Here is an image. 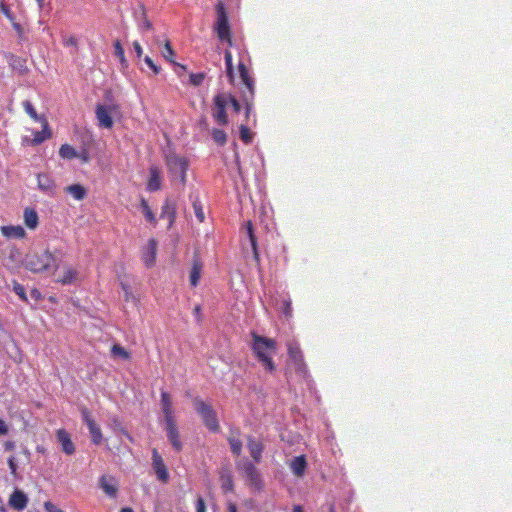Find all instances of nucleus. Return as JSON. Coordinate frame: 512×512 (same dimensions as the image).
<instances>
[{
  "instance_id": "obj_1",
  "label": "nucleus",
  "mask_w": 512,
  "mask_h": 512,
  "mask_svg": "<svg viewBox=\"0 0 512 512\" xmlns=\"http://www.w3.org/2000/svg\"><path fill=\"white\" fill-rule=\"evenodd\" d=\"M252 344L251 349L258 361L269 372L276 370L272 356L276 353V341L272 338L260 336L255 332L251 333Z\"/></svg>"
},
{
  "instance_id": "obj_2",
  "label": "nucleus",
  "mask_w": 512,
  "mask_h": 512,
  "mask_svg": "<svg viewBox=\"0 0 512 512\" xmlns=\"http://www.w3.org/2000/svg\"><path fill=\"white\" fill-rule=\"evenodd\" d=\"M55 262V256L48 249L29 253L25 258V267L33 273L48 271Z\"/></svg>"
},
{
  "instance_id": "obj_3",
  "label": "nucleus",
  "mask_w": 512,
  "mask_h": 512,
  "mask_svg": "<svg viewBox=\"0 0 512 512\" xmlns=\"http://www.w3.org/2000/svg\"><path fill=\"white\" fill-rule=\"evenodd\" d=\"M193 407L208 430L211 432H218L220 430L216 412L210 404L199 397H195L193 399Z\"/></svg>"
},
{
  "instance_id": "obj_4",
  "label": "nucleus",
  "mask_w": 512,
  "mask_h": 512,
  "mask_svg": "<svg viewBox=\"0 0 512 512\" xmlns=\"http://www.w3.org/2000/svg\"><path fill=\"white\" fill-rule=\"evenodd\" d=\"M214 30L220 41L226 42L229 46L232 45L231 27L229 24L228 14L223 2H218L216 5V22Z\"/></svg>"
},
{
  "instance_id": "obj_5",
  "label": "nucleus",
  "mask_w": 512,
  "mask_h": 512,
  "mask_svg": "<svg viewBox=\"0 0 512 512\" xmlns=\"http://www.w3.org/2000/svg\"><path fill=\"white\" fill-rule=\"evenodd\" d=\"M238 71H239L241 81L247 89V92H245L243 95V101L245 104V116H246V120L248 122L249 118H250V114L252 112V108H253L255 84H254L253 78L249 74L248 68L242 61H240L238 64Z\"/></svg>"
},
{
  "instance_id": "obj_6",
  "label": "nucleus",
  "mask_w": 512,
  "mask_h": 512,
  "mask_svg": "<svg viewBox=\"0 0 512 512\" xmlns=\"http://www.w3.org/2000/svg\"><path fill=\"white\" fill-rule=\"evenodd\" d=\"M168 171L173 178H179L181 184H186L187 170L189 167L188 160L185 157L176 154H170L166 157Z\"/></svg>"
},
{
  "instance_id": "obj_7",
  "label": "nucleus",
  "mask_w": 512,
  "mask_h": 512,
  "mask_svg": "<svg viewBox=\"0 0 512 512\" xmlns=\"http://www.w3.org/2000/svg\"><path fill=\"white\" fill-rule=\"evenodd\" d=\"M236 468L242 473L243 477L251 487L255 489L261 488L262 480L260 473L250 460L238 461L236 463Z\"/></svg>"
},
{
  "instance_id": "obj_8",
  "label": "nucleus",
  "mask_w": 512,
  "mask_h": 512,
  "mask_svg": "<svg viewBox=\"0 0 512 512\" xmlns=\"http://www.w3.org/2000/svg\"><path fill=\"white\" fill-rule=\"evenodd\" d=\"M226 99H228L226 97V93H219L215 95L213 99L214 107L212 116L215 121L222 126L228 124V116L226 113V108L228 105Z\"/></svg>"
},
{
  "instance_id": "obj_9",
  "label": "nucleus",
  "mask_w": 512,
  "mask_h": 512,
  "mask_svg": "<svg viewBox=\"0 0 512 512\" xmlns=\"http://www.w3.org/2000/svg\"><path fill=\"white\" fill-rule=\"evenodd\" d=\"M81 415L84 423L87 425L89 433L91 435V440L95 445H99L102 443L103 435L99 425L96 423L94 418L91 415V412L88 408H81Z\"/></svg>"
},
{
  "instance_id": "obj_10",
  "label": "nucleus",
  "mask_w": 512,
  "mask_h": 512,
  "mask_svg": "<svg viewBox=\"0 0 512 512\" xmlns=\"http://www.w3.org/2000/svg\"><path fill=\"white\" fill-rule=\"evenodd\" d=\"M287 352L289 358L293 361L295 370L301 374H305L307 372L306 364L304 362L303 353L298 343L289 342L287 344Z\"/></svg>"
},
{
  "instance_id": "obj_11",
  "label": "nucleus",
  "mask_w": 512,
  "mask_h": 512,
  "mask_svg": "<svg viewBox=\"0 0 512 512\" xmlns=\"http://www.w3.org/2000/svg\"><path fill=\"white\" fill-rule=\"evenodd\" d=\"M165 429L167 433V438L171 443L173 449L176 452H180L183 449V444L181 441L180 433L177 427L176 419L171 421H165Z\"/></svg>"
},
{
  "instance_id": "obj_12",
  "label": "nucleus",
  "mask_w": 512,
  "mask_h": 512,
  "mask_svg": "<svg viewBox=\"0 0 512 512\" xmlns=\"http://www.w3.org/2000/svg\"><path fill=\"white\" fill-rule=\"evenodd\" d=\"M152 465L157 478L164 483L167 482L169 479L168 469L156 448L152 450Z\"/></svg>"
},
{
  "instance_id": "obj_13",
  "label": "nucleus",
  "mask_w": 512,
  "mask_h": 512,
  "mask_svg": "<svg viewBox=\"0 0 512 512\" xmlns=\"http://www.w3.org/2000/svg\"><path fill=\"white\" fill-rule=\"evenodd\" d=\"M57 441L61 445L62 451L67 455H73L75 453V445L71 439L70 434L65 429H58L56 431Z\"/></svg>"
},
{
  "instance_id": "obj_14",
  "label": "nucleus",
  "mask_w": 512,
  "mask_h": 512,
  "mask_svg": "<svg viewBox=\"0 0 512 512\" xmlns=\"http://www.w3.org/2000/svg\"><path fill=\"white\" fill-rule=\"evenodd\" d=\"M96 118L99 126L110 129L113 126V118L111 116V108L105 105L98 104L96 107Z\"/></svg>"
},
{
  "instance_id": "obj_15",
  "label": "nucleus",
  "mask_w": 512,
  "mask_h": 512,
  "mask_svg": "<svg viewBox=\"0 0 512 512\" xmlns=\"http://www.w3.org/2000/svg\"><path fill=\"white\" fill-rule=\"evenodd\" d=\"M99 485L108 497L116 498L118 493V481L113 476H101Z\"/></svg>"
},
{
  "instance_id": "obj_16",
  "label": "nucleus",
  "mask_w": 512,
  "mask_h": 512,
  "mask_svg": "<svg viewBox=\"0 0 512 512\" xmlns=\"http://www.w3.org/2000/svg\"><path fill=\"white\" fill-rule=\"evenodd\" d=\"M160 218L167 219L168 228H171L176 220V204L169 198H166L160 213Z\"/></svg>"
},
{
  "instance_id": "obj_17",
  "label": "nucleus",
  "mask_w": 512,
  "mask_h": 512,
  "mask_svg": "<svg viewBox=\"0 0 512 512\" xmlns=\"http://www.w3.org/2000/svg\"><path fill=\"white\" fill-rule=\"evenodd\" d=\"M247 448L250 452L252 459L256 463H259L262 459V453L264 450L263 443L260 440H257L253 436H248L247 437Z\"/></svg>"
},
{
  "instance_id": "obj_18",
  "label": "nucleus",
  "mask_w": 512,
  "mask_h": 512,
  "mask_svg": "<svg viewBox=\"0 0 512 512\" xmlns=\"http://www.w3.org/2000/svg\"><path fill=\"white\" fill-rule=\"evenodd\" d=\"M9 506L17 511H22L27 507L28 498L26 494L16 489L9 497Z\"/></svg>"
},
{
  "instance_id": "obj_19",
  "label": "nucleus",
  "mask_w": 512,
  "mask_h": 512,
  "mask_svg": "<svg viewBox=\"0 0 512 512\" xmlns=\"http://www.w3.org/2000/svg\"><path fill=\"white\" fill-rule=\"evenodd\" d=\"M161 408L164 415V421L175 420L172 400L170 394L166 391L161 392Z\"/></svg>"
},
{
  "instance_id": "obj_20",
  "label": "nucleus",
  "mask_w": 512,
  "mask_h": 512,
  "mask_svg": "<svg viewBox=\"0 0 512 512\" xmlns=\"http://www.w3.org/2000/svg\"><path fill=\"white\" fill-rule=\"evenodd\" d=\"M161 188V176L160 170L157 166L152 165L149 168V179L147 182V190L150 192H155L160 190Z\"/></svg>"
},
{
  "instance_id": "obj_21",
  "label": "nucleus",
  "mask_w": 512,
  "mask_h": 512,
  "mask_svg": "<svg viewBox=\"0 0 512 512\" xmlns=\"http://www.w3.org/2000/svg\"><path fill=\"white\" fill-rule=\"evenodd\" d=\"M156 251L157 242L154 239H150L142 255V260L147 267H152L155 264Z\"/></svg>"
},
{
  "instance_id": "obj_22",
  "label": "nucleus",
  "mask_w": 512,
  "mask_h": 512,
  "mask_svg": "<svg viewBox=\"0 0 512 512\" xmlns=\"http://www.w3.org/2000/svg\"><path fill=\"white\" fill-rule=\"evenodd\" d=\"M6 59L11 68L18 71L21 75H24L28 72V67L25 59L16 56L12 53H8L6 55Z\"/></svg>"
},
{
  "instance_id": "obj_23",
  "label": "nucleus",
  "mask_w": 512,
  "mask_h": 512,
  "mask_svg": "<svg viewBox=\"0 0 512 512\" xmlns=\"http://www.w3.org/2000/svg\"><path fill=\"white\" fill-rule=\"evenodd\" d=\"M0 231L6 238L22 239L26 235L24 228L20 225L1 226Z\"/></svg>"
},
{
  "instance_id": "obj_24",
  "label": "nucleus",
  "mask_w": 512,
  "mask_h": 512,
  "mask_svg": "<svg viewBox=\"0 0 512 512\" xmlns=\"http://www.w3.org/2000/svg\"><path fill=\"white\" fill-rule=\"evenodd\" d=\"M78 277V271L71 266H64L63 273L57 278V282L62 285H71L75 283Z\"/></svg>"
},
{
  "instance_id": "obj_25",
  "label": "nucleus",
  "mask_w": 512,
  "mask_h": 512,
  "mask_svg": "<svg viewBox=\"0 0 512 512\" xmlns=\"http://www.w3.org/2000/svg\"><path fill=\"white\" fill-rule=\"evenodd\" d=\"M227 440L230 445L231 452L235 456H240L242 453V441L240 439V431L238 429L232 430Z\"/></svg>"
},
{
  "instance_id": "obj_26",
  "label": "nucleus",
  "mask_w": 512,
  "mask_h": 512,
  "mask_svg": "<svg viewBox=\"0 0 512 512\" xmlns=\"http://www.w3.org/2000/svg\"><path fill=\"white\" fill-rule=\"evenodd\" d=\"M202 262L198 257L193 258L192 267L189 275V281L191 286L196 287L199 283L201 272H202Z\"/></svg>"
},
{
  "instance_id": "obj_27",
  "label": "nucleus",
  "mask_w": 512,
  "mask_h": 512,
  "mask_svg": "<svg viewBox=\"0 0 512 512\" xmlns=\"http://www.w3.org/2000/svg\"><path fill=\"white\" fill-rule=\"evenodd\" d=\"M38 187L45 193H53L55 190L54 180L47 174H38L37 176Z\"/></svg>"
},
{
  "instance_id": "obj_28",
  "label": "nucleus",
  "mask_w": 512,
  "mask_h": 512,
  "mask_svg": "<svg viewBox=\"0 0 512 512\" xmlns=\"http://www.w3.org/2000/svg\"><path fill=\"white\" fill-rule=\"evenodd\" d=\"M306 467H307V462H306V458L304 455L297 456L290 462V468H291L293 474L298 477H301L304 475Z\"/></svg>"
},
{
  "instance_id": "obj_29",
  "label": "nucleus",
  "mask_w": 512,
  "mask_h": 512,
  "mask_svg": "<svg viewBox=\"0 0 512 512\" xmlns=\"http://www.w3.org/2000/svg\"><path fill=\"white\" fill-rule=\"evenodd\" d=\"M24 223L27 228L34 230L37 228L39 223V217L37 212L33 208H25L23 214Z\"/></svg>"
},
{
  "instance_id": "obj_30",
  "label": "nucleus",
  "mask_w": 512,
  "mask_h": 512,
  "mask_svg": "<svg viewBox=\"0 0 512 512\" xmlns=\"http://www.w3.org/2000/svg\"><path fill=\"white\" fill-rule=\"evenodd\" d=\"M65 192L71 195L77 201H81L87 196V189L81 184L69 185L65 187Z\"/></svg>"
},
{
  "instance_id": "obj_31",
  "label": "nucleus",
  "mask_w": 512,
  "mask_h": 512,
  "mask_svg": "<svg viewBox=\"0 0 512 512\" xmlns=\"http://www.w3.org/2000/svg\"><path fill=\"white\" fill-rule=\"evenodd\" d=\"M42 127L43 129L41 131H36L34 133V138L32 140L33 145H39L46 139L51 137V131L49 130L48 122L45 118H43Z\"/></svg>"
},
{
  "instance_id": "obj_32",
  "label": "nucleus",
  "mask_w": 512,
  "mask_h": 512,
  "mask_svg": "<svg viewBox=\"0 0 512 512\" xmlns=\"http://www.w3.org/2000/svg\"><path fill=\"white\" fill-rule=\"evenodd\" d=\"M220 481H221V488L225 493L233 492L234 482H233V478H232L229 470H223L220 473Z\"/></svg>"
},
{
  "instance_id": "obj_33",
  "label": "nucleus",
  "mask_w": 512,
  "mask_h": 512,
  "mask_svg": "<svg viewBox=\"0 0 512 512\" xmlns=\"http://www.w3.org/2000/svg\"><path fill=\"white\" fill-rule=\"evenodd\" d=\"M140 207L145 219L148 222H150L153 226H155L157 224L155 214L153 213L148 202L144 198L141 199Z\"/></svg>"
},
{
  "instance_id": "obj_34",
  "label": "nucleus",
  "mask_w": 512,
  "mask_h": 512,
  "mask_svg": "<svg viewBox=\"0 0 512 512\" xmlns=\"http://www.w3.org/2000/svg\"><path fill=\"white\" fill-rule=\"evenodd\" d=\"M162 56L166 60H168L169 62L175 64V61L173 60L174 50H173L169 40H167L165 42V44H164V47H163V50H162ZM176 65L179 66L181 69L186 70V66L185 65H181V64H177V63H176Z\"/></svg>"
},
{
  "instance_id": "obj_35",
  "label": "nucleus",
  "mask_w": 512,
  "mask_h": 512,
  "mask_svg": "<svg viewBox=\"0 0 512 512\" xmlns=\"http://www.w3.org/2000/svg\"><path fill=\"white\" fill-rule=\"evenodd\" d=\"M59 155L61 158L69 160L78 157L77 151L69 144L61 145L59 149Z\"/></svg>"
},
{
  "instance_id": "obj_36",
  "label": "nucleus",
  "mask_w": 512,
  "mask_h": 512,
  "mask_svg": "<svg viewBox=\"0 0 512 512\" xmlns=\"http://www.w3.org/2000/svg\"><path fill=\"white\" fill-rule=\"evenodd\" d=\"M246 229H247V234L249 236V240H250V243H251V246H252V249H253L254 258L256 260H258L259 259V255H258V251H257V241H256V237L254 235L253 225H252L251 221H248L246 223Z\"/></svg>"
},
{
  "instance_id": "obj_37",
  "label": "nucleus",
  "mask_w": 512,
  "mask_h": 512,
  "mask_svg": "<svg viewBox=\"0 0 512 512\" xmlns=\"http://www.w3.org/2000/svg\"><path fill=\"white\" fill-rule=\"evenodd\" d=\"M225 58V64H226V73L227 77L229 78L230 82H234V70H233V64H232V54L229 50L225 51L224 54Z\"/></svg>"
},
{
  "instance_id": "obj_38",
  "label": "nucleus",
  "mask_w": 512,
  "mask_h": 512,
  "mask_svg": "<svg viewBox=\"0 0 512 512\" xmlns=\"http://www.w3.org/2000/svg\"><path fill=\"white\" fill-rule=\"evenodd\" d=\"M22 106L25 110V112L34 120V121H40L42 122L43 121V118L44 117H39V115L37 114L33 104L26 100L22 103Z\"/></svg>"
},
{
  "instance_id": "obj_39",
  "label": "nucleus",
  "mask_w": 512,
  "mask_h": 512,
  "mask_svg": "<svg viewBox=\"0 0 512 512\" xmlns=\"http://www.w3.org/2000/svg\"><path fill=\"white\" fill-rule=\"evenodd\" d=\"M140 9H141V19L139 22V27L143 31H149L153 28L152 23L150 22V20L147 17L145 7L141 6Z\"/></svg>"
},
{
  "instance_id": "obj_40",
  "label": "nucleus",
  "mask_w": 512,
  "mask_h": 512,
  "mask_svg": "<svg viewBox=\"0 0 512 512\" xmlns=\"http://www.w3.org/2000/svg\"><path fill=\"white\" fill-rule=\"evenodd\" d=\"M212 138L220 146H223L227 142V134L221 129H212Z\"/></svg>"
},
{
  "instance_id": "obj_41",
  "label": "nucleus",
  "mask_w": 512,
  "mask_h": 512,
  "mask_svg": "<svg viewBox=\"0 0 512 512\" xmlns=\"http://www.w3.org/2000/svg\"><path fill=\"white\" fill-rule=\"evenodd\" d=\"M114 54L115 56L120 60V62L123 64V65H126L127 64V60L125 58V52H124V49L122 47V44L120 43L119 40L115 41L114 42Z\"/></svg>"
},
{
  "instance_id": "obj_42",
  "label": "nucleus",
  "mask_w": 512,
  "mask_h": 512,
  "mask_svg": "<svg viewBox=\"0 0 512 512\" xmlns=\"http://www.w3.org/2000/svg\"><path fill=\"white\" fill-rule=\"evenodd\" d=\"M121 288L124 292V299L126 302H137L136 296L133 294L131 287L125 282H121Z\"/></svg>"
},
{
  "instance_id": "obj_43",
  "label": "nucleus",
  "mask_w": 512,
  "mask_h": 512,
  "mask_svg": "<svg viewBox=\"0 0 512 512\" xmlns=\"http://www.w3.org/2000/svg\"><path fill=\"white\" fill-rule=\"evenodd\" d=\"M111 353L113 356H120L121 358L127 360L130 358V353L119 344H115L111 348Z\"/></svg>"
},
{
  "instance_id": "obj_44",
  "label": "nucleus",
  "mask_w": 512,
  "mask_h": 512,
  "mask_svg": "<svg viewBox=\"0 0 512 512\" xmlns=\"http://www.w3.org/2000/svg\"><path fill=\"white\" fill-rule=\"evenodd\" d=\"M240 138L245 144H249L252 141V134L246 124L240 126Z\"/></svg>"
},
{
  "instance_id": "obj_45",
  "label": "nucleus",
  "mask_w": 512,
  "mask_h": 512,
  "mask_svg": "<svg viewBox=\"0 0 512 512\" xmlns=\"http://www.w3.org/2000/svg\"><path fill=\"white\" fill-rule=\"evenodd\" d=\"M192 205H193L194 213H195L196 218L198 219V221L201 222V223L204 222L205 214H204L201 202L198 201V200H195V201H193Z\"/></svg>"
},
{
  "instance_id": "obj_46",
  "label": "nucleus",
  "mask_w": 512,
  "mask_h": 512,
  "mask_svg": "<svg viewBox=\"0 0 512 512\" xmlns=\"http://www.w3.org/2000/svg\"><path fill=\"white\" fill-rule=\"evenodd\" d=\"M12 27L16 31L17 35H18L19 43H23V42H27L28 41V37L26 36V33H25L24 29L22 28V26L18 22H13L12 23Z\"/></svg>"
},
{
  "instance_id": "obj_47",
  "label": "nucleus",
  "mask_w": 512,
  "mask_h": 512,
  "mask_svg": "<svg viewBox=\"0 0 512 512\" xmlns=\"http://www.w3.org/2000/svg\"><path fill=\"white\" fill-rule=\"evenodd\" d=\"M226 97L228 98V99H226L227 105L230 104L233 108V111L235 113H239L241 110V105H240V102L236 99V97L230 93H226Z\"/></svg>"
},
{
  "instance_id": "obj_48",
  "label": "nucleus",
  "mask_w": 512,
  "mask_h": 512,
  "mask_svg": "<svg viewBox=\"0 0 512 512\" xmlns=\"http://www.w3.org/2000/svg\"><path fill=\"white\" fill-rule=\"evenodd\" d=\"M13 291L23 300L27 301V296L25 292V288L20 283L14 281L13 282Z\"/></svg>"
},
{
  "instance_id": "obj_49",
  "label": "nucleus",
  "mask_w": 512,
  "mask_h": 512,
  "mask_svg": "<svg viewBox=\"0 0 512 512\" xmlns=\"http://www.w3.org/2000/svg\"><path fill=\"white\" fill-rule=\"evenodd\" d=\"M190 83L194 86H200L205 78L204 73H191L190 76Z\"/></svg>"
},
{
  "instance_id": "obj_50",
  "label": "nucleus",
  "mask_w": 512,
  "mask_h": 512,
  "mask_svg": "<svg viewBox=\"0 0 512 512\" xmlns=\"http://www.w3.org/2000/svg\"><path fill=\"white\" fill-rule=\"evenodd\" d=\"M282 311L286 317H290L292 315V305L290 299H284L282 301Z\"/></svg>"
},
{
  "instance_id": "obj_51",
  "label": "nucleus",
  "mask_w": 512,
  "mask_h": 512,
  "mask_svg": "<svg viewBox=\"0 0 512 512\" xmlns=\"http://www.w3.org/2000/svg\"><path fill=\"white\" fill-rule=\"evenodd\" d=\"M63 45L66 47L72 46V47H78V40L75 36L71 35L68 37L63 38Z\"/></svg>"
},
{
  "instance_id": "obj_52",
  "label": "nucleus",
  "mask_w": 512,
  "mask_h": 512,
  "mask_svg": "<svg viewBox=\"0 0 512 512\" xmlns=\"http://www.w3.org/2000/svg\"><path fill=\"white\" fill-rule=\"evenodd\" d=\"M144 61L149 66V68L153 71L154 74L157 75L160 73L161 68L158 65H156L149 56H146L144 58Z\"/></svg>"
},
{
  "instance_id": "obj_53",
  "label": "nucleus",
  "mask_w": 512,
  "mask_h": 512,
  "mask_svg": "<svg viewBox=\"0 0 512 512\" xmlns=\"http://www.w3.org/2000/svg\"><path fill=\"white\" fill-rule=\"evenodd\" d=\"M8 466L10 468V471H11V474L13 476H16V473H17V462H16V458L14 456H10L8 458Z\"/></svg>"
},
{
  "instance_id": "obj_54",
  "label": "nucleus",
  "mask_w": 512,
  "mask_h": 512,
  "mask_svg": "<svg viewBox=\"0 0 512 512\" xmlns=\"http://www.w3.org/2000/svg\"><path fill=\"white\" fill-rule=\"evenodd\" d=\"M44 508L47 512H64L62 509L58 508L56 505H54L50 501H46L44 503Z\"/></svg>"
},
{
  "instance_id": "obj_55",
  "label": "nucleus",
  "mask_w": 512,
  "mask_h": 512,
  "mask_svg": "<svg viewBox=\"0 0 512 512\" xmlns=\"http://www.w3.org/2000/svg\"><path fill=\"white\" fill-rule=\"evenodd\" d=\"M196 512H206V504L202 497H198L196 501Z\"/></svg>"
},
{
  "instance_id": "obj_56",
  "label": "nucleus",
  "mask_w": 512,
  "mask_h": 512,
  "mask_svg": "<svg viewBox=\"0 0 512 512\" xmlns=\"http://www.w3.org/2000/svg\"><path fill=\"white\" fill-rule=\"evenodd\" d=\"M1 11L11 21V23L16 22L13 14L9 10V8L4 4H1Z\"/></svg>"
},
{
  "instance_id": "obj_57",
  "label": "nucleus",
  "mask_w": 512,
  "mask_h": 512,
  "mask_svg": "<svg viewBox=\"0 0 512 512\" xmlns=\"http://www.w3.org/2000/svg\"><path fill=\"white\" fill-rule=\"evenodd\" d=\"M133 48L137 54V57L140 58L143 54V50H142V47L140 45V43L138 41H134L133 42Z\"/></svg>"
},
{
  "instance_id": "obj_58",
  "label": "nucleus",
  "mask_w": 512,
  "mask_h": 512,
  "mask_svg": "<svg viewBox=\"0 0 512 512\" xmlns=\"http://www.w3.org/2000/svg\"><path fill=\"white\" fill-rule=\"evenodd\" d=\"M8 425L5 423L4 420L0 418V436L6 435L8 433Z\"/></svg>"
},
{
  "instance_id": "obj_59",
  "label": "nucleus",
  "mask_w": 512,
  "mask_h": 512,
  "mask_svg": "<svg viewBox=\"0 0 512 512\" xmlns=\"http://www.w3.org/2000/svg\"><path fill=\"white\" fill-rule=\"evenodd\" d=\"M77 158L81 159L83 163H87L89 161L88 152L86 150H83L81 153H78Z\"/></svg>"
},
{
  "instance_id": "obj_60",
  "label": "nucleus",
  "mask_w": 512,
  "mask_h": 512,
  "mask_svg": "<svg viewBox=\"0 0 512 512\" xmlns=\"http://www.w3.org/2000/svg\"><path fill=\"white\" fill-rule=\"evenodd\" d=\"M193 313L194 315L196 316L197 318V321L200 322L201 321V307L199 305H197L194 310H193Z\"/></svg>"
},
{
  "instance_id": "obj_61",
  "label": "nucleus",
  "mask_w": 512,
  "mask_h": 512,
  "mask_svg": "<svg viewBox=\"0 0 512 512\" xmlns=\"http://www.w3.org/2000/svg\"><path fill=\"white\" fill-rule=\"evenodd\" d=\"M227 512H238L236 504L233 502H228L227 503Z\"/></svg>"
},
{
  "instance_id": "obj_62",
  "label": "nucleus",
  "mask_w": 512,
  "mask_h": 512,
  "mask_svg": "<svg viewBox=\"0 0 512 512\" xmlns=\"http://www.w3.org/2000/svg\"><path fill=\"white\" fill-rule=\"evenodd\" d=\"M31 295L32 297H34L35 299H40L41 297V293L37 290V289H33L31 291Z\"/></svg>"
},
{
  "instance_id": "obj_63",
  "label": "nucleus",
  "mask_w": 512,
  "mask_h": 512,
  "mask_svg": "<svg viewBox=\"0 0 512 512\" xmlns=\"http://www.w3.org/2000/svg\"><path fill=\"white\" fill-rule=\"evenodd\" d=\"M292 512H304L300 505H294Z\"/></svg>"
},
{
  "instance_id": "obj_64",
  "label": "nucleus",
  "mask_w": 512,
  "mask_h": 512,
  "mask_svg": "<svg viewBox=\"0 0 512 512\" xmlns=\"http://www.w3.org/2000/svg\"><path fill=\"white\" fill-rule=\"evenodd\" d=\"M120 512H134V511H133V509H132V508H130V507H125V508H122V509L120 510Z\"/></svg>"
}]
</instances>
